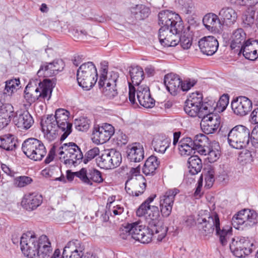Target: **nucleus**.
<instances>
[{"label": "nucleus", "instance_id": "nucleus-1", "mask_svg": "<svg viewBox=\"0 0 258 258\" xmlns=\"http://www.w3.org/2000/svg\"><path fill=\"white\" fill-rule=\"evenodd\" d=\"M203 94L196 92L192 93L186 100L184 106L185 113L191 117L198 116L199 118L208 112H213L215 107L213 106V101H203Z\"/></svg>", "mask_w": 258, "mask_h": 258}, {"label": "nucleus", "instance_id": "nucleus-2", "mask_svg": "<svg viewBox=\"0 0 258 258\" xmlns=\"http://www.w3.org/2000/svg\"><path fill=\"white\" fill-rule=\"evenodd\" d=\"M56 79H45L39 83L38 87L34 89L27 86L24 90V98L30 105L36 100L43 101L48 100L51 96L53 88L55 85Z\"/></svg>", "mask_w": 258, "mask_h": 258}, {"label": "nucleus", "instance_id": "nucleus-3", "mask_svg": "<svg viewBox=\"0 0 258 258\" xmlns=\"http://www.w3.org/2000/svg\"><path fill=\"white\" fill-rule=\"evenodd\" d=\"M98 79L96 68L93 62L82 64L77 72L78 85L86 90H89L96 84Z\"/></svg>", "mask_w": 258, "mask_h": 258}, {"label": "nucleus", "instance_id": "nucleus-4", "mask_svg": "<svg viewBox=\"0 0 258 258\" xmlns=\"http://www.w3.org/2000/svg\"><path fill=\"white\" fill-rule=\"evenodd\" d=\"M58 151L60 160L67 166H76L83 161V153L75 143L63 144L59 148Z\"/></svg>", "mask_w": 258, "mask_h": 258}, {"label": "nucleus", "instance_id": "nucleus-5", "mask_svg": "<svg viewBox=\"0 0 258 258\" xmlns=\"http://www.w3.org/2000/svg\"><path fill=\"white\" fill-rule=\"evenodd\" d=\"M23 153L29 159L41 161L47 153L46 149L42 141L35 138H28L22 144Z\"/></svg>", "mask_w": 258, "mask_h": 258}, {"label": "nucleus", "instance_id": "nucleus-6", "mask_svg": "<svg viewBox=\"0 0 258 258\" xmlns=\"http://www.w3.org/2000/svg\"><path fill=\"white\" fill-rule=\"evenodd\" d=\"M250 131L242 125H237L233 127L228 135V141L232 147L241 149L249 144Z\"/></svg>", "mask_w": 258, "mask_h": 258}, {"label": "nucleus", "instance_id": "nucleus-7", "mask_svg": "<svg viewBox=\"0 0 258 258\" xmlns=\"http://www.w3.org/2000/svg\"><path fill=\"white\" fill-rule=\"evenodd\" d=\"M257 222L258 214L254 210L247 209L237 212L233 216L231 221L232 226L237 229L251 227Z\"/></svg>", "mask_w": 258, "mask_h": 258}, {"label": "nucleus", "instance_id": "nucleus-8", "mask_svg": "<svg viewBox=\"0 0 258 258\" xmlns=\"http://www.w3.org/2000/svg\"><path fill=\"white\" fill-rule=\"evenodd\" d=\"M160 211L157 206H149L145 219L152 231H155L156 233H160L157 240L162 241L166 235L168 228L159 221Z\"/></svg>", "mask_w": 258, "mask_h": 258}, {"label": "nucleus", "instance_id": "nucleus-9", "mask_svg": "<svg viewBox=\"0 0 258 258\" xmlns=\"http://www.w3.org/2000/svg\"><path fill=\"white\" fill-rule=\"evenodd\" d=\"M159 25L163 29L175 28L176 32H182L183 21L179 15L169 10L161 11L158 14ZM175 30V29H174Z\"/></svg>", "mask_w": 258, "mask_h": 258}, {"label": "nucleus", "instance_id": "nucleus-10", "mask_svg": "<svg viewBox=\"0 0 258 258\" xmlns=\"http://www.w3.org/2000/svg\"><path fill=\"white\" fill-rule=\"evenodd\" d=\"M69 111L63 108H58L56 110L54 115H47L53 117V121L58 125L61 132H63L60 138L61 141L65 140L72 131V123L69 121Z\"/></svg>", "mask_w": 258, "mask_h": 258}, {"label": "nucleus", "instance_id": "nucleus-11", "mask_svg": "<svg viewBox=\"0 0 258 258\" xmlns=\"http://www.w3.org/2000/svg\"><path fill=\"white\" fill-rule=\"evenodd\" d=\"M252 243L249 240L244 237H236L232 239L229 247L231 251L236 257H245L252 252Z\"/></svg>", "mask_w": 258, "mask_h": 258}, {"label": "nucleus", "instance_id": "nucleus-12", "mask_svg": "<svg viewBox=\"0 0 258 258\" xmlns=\"http://www.w3.org/2000/svg\"><path fill=\"white\" fill-rule=\"evenodd\" d=\"M118 77L117 73H111L106 80L103 77L99 79V87L100 88H102V93L109 99H113L118 94L116 83Z\"/></svg>", "mask_w": 258, "mask_h": 258}, {"label": "nucleus", "instance_id": "nucleus-13", "mask_svg": "<svg viewBox=\"0 0 258 258\" xmlns=\"http://www.w3.org/2000/svg\"><path fill=\"white\" fill-rule=\"evenodd\" d=\"M179 192V189L174 188L168 189L160 196L159 206L163 217L167 218L171 214L175 197Z\"/></svg>", "mask_w": 258, "mask_h": 258}, {"label": "nucleus", "instance_id": "nucleus-14", "mask_svg": "<svg viewBox=\"0 0 258 258\" xmlns=\"http://www.w3.org/2000/svg\"><path fill=\"white\" fill-rule=\"evenodd\" d=\"M37 237L31 232L24 233L20 240L21 249L25 256L28 258H35L37 256Z\"/></svg>", "mask_w": 258, "mask_h": 258}, {"label": "nucleus", "instance_id": "nucleus-15", "mask_svg": "<svg viewBox=\"0 0 258 258\" xmlns=\"http://www.w3.org/2000/svg\"><path fill=\"white\" fill-rule=\"evenodd\" d=\"M146 180L142 175L128 177L125 182V189L130 196L138 197L142 195L146 188Z\"/></svg>", "mask_w": 258, "mask_h": 258}, {"label": "nucleus", "instance_id": "nucleus-16", "mask_svg": "<svg viewBox=\"0 0 258 258\" xmlns=\"http://www.w3.org/2000/svg\"><path fill=\"white\" fill-rule=\"evenodd\" d=\"M65 67L63 61L61 59H56L51 62H43L37 72L40 77H51L56 76L61 72Z\"/></svg>", "mask_w": 258, "mask_h": 258}, {"label": "nucleus", "instance_id": "nucleus-17", "mask_svg": "<svg viewBox=\"0 0 258 258\" xmlns=\"http://www.w3.org/2000/svg\"><path fill=\"white\" fill-rule=\"evenodd\" d=\"M114 133V127L110 124L104 123L101 126L94 127L92 141L96 144H103L108 141Z\"/></svg>", "mask_w": 258, "mask_h": 258}, {"label": "nucleus", "instance_id": "nucleus-18", "mask_svg": "<svg viewBox=\"0 0 258 258\" xmlns=\"http://www.w3.org/2000/svg\"><path fill=\"white\" fill-rule=\"evenodd\" d=\"M197 221L200 230L205 236L212 234L214 230H216L217 222L220 223L219 216L216 212L212 213L207 217H200Z\"/></svg>", "mask_w": 258, "mask_h": 258}, {"label": "nucleus", "instance_id": "nucleus-19", "mask_svg": "<svg viewBox=\"0 0 258 258\" xmlns=\"http://www.w3.org/2000/svg\"><path fill=\"white\" fill-rule=\"evenodd\" d=\"M234 113L239 116L247 115L252 109V101L247 97L240 96L234 98L231 103Z\"/></svg>", "mask_w": 258, "mask_h": 258}, {"label": "nucleus", "instance_id": "nucleus-20", "mask_svg": "<svg viewBox=\"0 0 258 258\" xmlns=\"http://www.w3.org/2000/svg\"><path fill=\"white\" fill-rule=\"evenodd\" d=\"M200 118H202L200 123L201 127L205 134H213L219 127L221 122L220 117L213 114V112L205 113Z\"/></svg>", "mask_w": 258, "mask_h": 258}, {"label": "nucleus", "instance_id": "nucleus-21", "mask_svg": "<svg viewBox=\"0 0 258 258\" xmlns=\"http://www.w3.org/2000/svg\"><path fill=\"white\" fill-rule=\"evenodd\" d=\"M79 175L82 178V183L87 185H94L103 182V173L95 168H82Z\"/></svg>", "mask_w": 258, "mask_h": 258}, {"label": "nucleus", "instance_id": "nucleus-22", "mask_svg": "<svg viewBox=\"0 0 258 258\" xmlns=\"http://www.w3.org/2000/svg\"><path fill=\"white\" fill-rule=\"evenodd\" d=\"M52 116H47L44 121L42 120L41 125L44 137L49 142L55 140L60 134L59 127L55 124Z\"/></svg>", "mask_w": 258, "mask_h": 258}, {"label": "nucleus", "instance_id": "nucleus-23", "mask_svg": "<svg viewBox=\"0 0 258 258\" xmlns=\"http://www.w3.org/2000/svg\"><path fill=\"white\" fill-rule=\"evenodd\" d=\"M175 28L159 30V40L164 47L175 46L177 45V35L181 32H176Z\"/></svg>", "mask_w": 258, "mask_h": 258}, {"label": "nucleus", "instance_id": "nucleus-24", "mask_svg": "<svg viewBox=\"0 0 258 258\" xmlns=\"http://www.w3.org/2000/svg\"><path fill=\"white\" fill-rule=\"evenodd\" d=\"M199 46L203 54L207 55H212L217 51L219 43L214 36H209L200 39Z\"/></svg>", "mask_w": 258, "mask_h": 258}, {"label": "nucleus", "instance_id": "nucleus-25", "mask_svg": "<svg viewBox=\"0 0 258 258\" xmlns=\"http://www.w3.org/2000/svg\"><path fill=\"white\" fill-rule=\"evenodd\" d=\"M203 22L206 29L213 33H220L222 31L223 23L214 13L206 14L203 19Z\"/></svg>", "mask_w": 258, "mask_h": 258}, {"label": "nucleus", "instance_id": "nucleus-26", "mask_svg": "<svg viewBox=\"0 0 258 258\" xmlns=\"http://www.w3.org/2000/svg\"><path fill=\"white\" fill-rule=\"evenodd\" d=\"M37 256L38 258H49L52 248L50 241L45 235L40 236L37 238L36 242Z\"/></svg>", "mask_w": 258, "mask_h": 258}, {"label": "nucleus", "instance_id": "nucleus-27", "mask_svg": "<svg viewBox=\"0 0 258 258\" xmlns=\"http://www.w3.org/2000/svg\"><path fill=\"white\" fill-rule=\"evenodd\" d=\"M13 121L18 128L23 130L30 128L34 122L31 115L26 110L17 111Z\"/></svg>", "mask_w": 258, "mask_h": 258}, {"label": "nucleus", "instance_id": "nucleus-28", "mask_svg": "<svg viewBox=\"0 0 258 258\" xmlns=\"http://www.w3.org/2000/svg\"><path fill=\"white\" fill-rule=\"evenodd\" d=\"M80 241L74 240L69 241L63 248L62 258H82L83 256Z\"/></svg>", "mask_w": 258, "mask_h": 258}, {"label": "nucleus", "instance_id": "nucleus-29", "mask_svg": "<svg viewBox=\"0 0 258 258\" xmlns=\"http://www.w3.org/2000/svg\"><path fill=\"white\" fill-rule=\"evenodd\" d=\"M164 83L168 92L173 96L181 91V79L176 74L170 73L166 75L164 78Z\"/></svg>", "mask_w": 258, "mask_h": 258}, {"label": "nucleus", "instance_id": "nucleus-30", "mask_svg": "<svg viewBox=\"0 0 258 258\" xmlns=\"http://www.w3.org/2000/svg\"><path fill=\"white\" fill-rule=\"evenodd\" d=\"M130 19L133 23L144 20L148 18L151 13L150 9L145 5L138 4L130 8Z\"/></svg>", "mask_w": 258, "mask_h": 258}, {"label": "nucleus", "instance_id": "nucleus-31", "mask_svg": "<svg viewBox=\"0 0 258 258\" xmlns=\"http://www.w3.org/2000/svg\"><path fill=\"white\" fill-rule=\"evenodd\" d=\"M137 97L140 104L145 108H152L155 105V100L151 97L149 88L147 86L137 88Z\"/></svg>", "mask_w": 258, "mask_h": 258}, {"label": "nucleus", "instance_id": "nucleus-32", "mask_svg": "<svg viewBox=\"0 0 258 258\" xmlns=\"http://www.w3.org/2000/svg\"><path fill=\"white\" fill-rule=\"evenodd\" d=\"M42 200L43 198L41 195L36 192L29 193L24 196L21 204L26 210L32 211L41 204Z\"/></svg>", "mask_w": 258, "mask_h": 258}, {"label": "nucleus", "instance_id": "nucleus-33", "mask_svg": "<svg viewBox=\"0 0 258 258\" xmlns=\"http://www.w3.org/2000/svg\"><path fill=\"white\" fill-rule=\"evenodd\" d=\"M126 153L127 159L131 162H139L144 158L143 147L139 143L128 145Z\"/></svg>", "mask_w": 258, "mask_h": 258}, {"label": "nucleus", "instance_id": "nucleus-34", "mask_svg": "<svg viewBox=\"0 0 258 258\" xmlns=\"http://www.w3.org/2000/svg\"><path fill=\"white\" fill-rule=\"evenodd\" d=\"M247 59L254 60L258 57V40H247L239 51Z\"/></svg>", "mask_w": 258, "mask_h": 258}, {"label": "nucleus", "instance_id": "nucleus-35", "mask_svg": "<svg viewBox=\"0 0 258 258\" xmlns=\"http://www.w3.org/2000/svg\"><path fill=\"white\" fill-rule=\"evenodd\" d=\"M246 33L242 28L234 30L230 38V47L231 49L239 51L246 41Z\"/></svg>", "mask_w": 258, "mask_h": 258}, {"label": "nucleus", "instance_id": "nucleus-36", "mask_svg": "<svg viewBox=\"0 0 258 258\" xmlns=\"http://www.w3.org/2000/svg\"><path fill=\"white\" fill-rule=\"evenodd\" d=\"M206 153L202 155H208V159L210 163L216 161L221 155V148L218 142H210L205 149Z\"/></svg>", "mask_w": 258, "mask_h": 258}, {"label": "nucleus", "instance_id": "nucleus-37", "mask_svg": "<svg viewBox=\"0 0 258 258\" xmlns=\"http://www.w3.org/2000/svg\"><path fill=\"white\" fill-rule=\"evenodd\" d=\"M216 235L219 238L220 243L224 246L227 244L228 240L232 235V229L231 226H225L220 228V223L217 222Z\"/></svg>", "mask_w": 258, "mask_h": 258}, {"label": "nucleus", "instance_id": "nucleus-38", "mask_svg": "<svg viewBox=\"0 0 258 258\" xmlns=\"http://www.w3.org/2000/svg\"><path fill=\"white\" fill-rule=\"evenodd\" d=\"M171 144V139L163 136H158L154 138L152 145L154 150L163 154L169 148Z\"/></svg>", "mask_w": 258, "mask_h": 258}, {"label": "nucleus", "instance_id": "nucleus-39", "mask_svg": "<svg viewBox=\"0 0 258 258\" xmlns=\"http://www.w3.org/2000/svg\"><path fill=\"white\" fill-rule=\"evenodd\" d=\"M160 161L157 157L151 156L146 160L142 171L146 175H153L159 167Z\"/></svg>", "mask_w": 258, "mask_h": 258}, {"label": "nucleus", "instance_id": "nucleus-40", "mask_svg": "<svg viewBox=\"0 0 258 258\" xmlns=\"http://www.w3.org/2000/svg\"><path fill=\"white\" fill-rule=\"evenodd\" d=\"M192 142L195 150L201 155L206 153V148L210 144L208 138L203 134L197 135Z\"/></svg>", "mask_w": 258, "mask_h": 258}, {"label": "nucleus", "instance_id": "nucleus-41", "mask_svg": "<svg viewBox=\"0 0 258 258\" xmlns=\"http://www.w3.org/2000/svg\"><path fill=\"white\" fill-rule=\"evenodd\" d=\"M219 15L223 20L222 21L223 25L225 23L227 26L233 24L237 19V14L235 11L229 7L223 8L219 13Z\"/></svg>", "mask_w": 258, "mask_h": 258}, {"label": "nucleus", "instance_id": "nucleus-42", "mask_svg": "<svg viewBox=\"0 0 258 258\" xmlns=\"http://www.w3.org/2000/svg\"><path fill=\"white\" fill-rule=\"evenodd\" d=\"M17 140L12 134L0 137V148L7 151H13L17 148Z\"/></svg>", "mask_w": 258, "mask_h": 258}, {"label": "nucleus", "instance_id": "nucleus-43", "mask_svg": "<svg viewBox=\"0 0 258 258\" xmlns=\"http://www.w3.org/2000/svg\"><path fill=\"white\" fill-rule=\"evenodd\" d=\"M130 75L133 85L138 87L145 78L143 69L139 66L132 67L130 69Z\"/></svg>", "mask_w": 258, "mask_h": 258}, {"label": "nucleus", "instance_id": "nucleus-44", "mask_svg": "<svg viewBox=\"0 0 258 258\" xmlns=\"http://www.w3.org/2000/svg\"><path fill=\"white\" fill-rule=\"evenodd\" d=\"M178 150L181 155H189L193 150H195L192 139L189 137L182 138L179 142Z\"/></svg>", "mask_w": 258, "mask_h": 258}, {"label": "nucleus", "instance_id": "nucleus-45", "mask_svg": "<svg viewBox=\"0 0 258 258\" xmlns=\"http://www.w3.org/2000/svg\"><path fill=\"white\" fill-rule=\"evenodd\" d=\"M187 165L189 172L192 175L200 172L203 166L201 159L197 155L191 156L188 158Z\"/></svg>", "mask_w": 258, "mask_h": 258}, {"label": "nucleus", "instance_id": "nucleus-46", "mask_svg": "<svg viewBox=\"0 0 258 258\" xmlns=\"http://www.w3.org/2000/svg\"><path fill=\"white\" fill-rule=\"evenodd\" d=\"M142 233H140L138 235L137 241H140L141 243L147 244L150 243L152 241V237L154 236L157 239L158 236L160 235V233H156L155 231H152L150 226L148 228H143Z\"/></svg>", "mask_w": 258, "mask_h": 258}, {"label": "nucleus", "instance_id": "nucleus-47", "mask_svg": "<svg viewBox=\"0 0 258 258\" xmlns=\"http://www.w3.org/2000/svg\"><path fill=\"white\" fill-rule=\"evenodd\" d=\"M20 81L19 79H14L8 80L6 82L4 94L11 95L15 91H16L20 87Z\"/></svg>", "mask_w": 258, "mask_h": 258}, {"label": "nucleus", "instance_id": "nucleus-48", "mask_svg": "<svg viewBox=\"0 0 258 258\" xmlns=\"http://www.w3.org/2000/svg\"><path fill=\"white\" fill-rule=\"evenodd\" d=\"M192 43V38L189 34H183L180 36L177 35V44H179L183 49H189Z\"/></svg>", "mask_w": 258, "mask_h": 258}, {"label": "nucleus", "instance_id": "nucleus-49", "mask_svg": "<svg viewBox=\"0 0 258 258\" xmlns=\"http://www.w3.org/2000/svg\"><path fill=\"white\" fill-rule=\"evenodd\" d=\"M74 124L77 130L86 132L90 127V120L86 117H80L75 120Z\"/></svg>", "mask_w": 258, "mask_h": 258}, {"label": "nucleus", "instance_id": "nucleus-50", "mask_svg": "<svg viewBox=\"0 0 258 258\" xmlns=\"http://www.w3.org/2000/svg\"><path fill=\"white\" fill-rule=\"evenodd\" d=\"M97 162L98 166L103 169H111L112 165L110 163V158L109 152L106 154H103L97 159Z\"/></svg>", "mask_w": 258, "mask_h": 258}, {"label": "nucleus", "instance_id": "nucleus-51", "mask_svg": "<svg viewBox=\"0 0 258 258\" xmlns=\"http://www.w3.org/2000/svg\"><path fill=\"white\" fill-rule=\"evenodd\" d=\"M110 158V163L112 165V168L118 166L122 161L121 153L115 149H111L109 152Z\"/></svg>", "mask_w": 258, "mask_h": 258}, {"label": "nucleus", "instance_id": "nucleus-52", "mask_svg": "<svg viewBox=\"0 0 258 258\" xmlns=\"http://www.w3.org/2000/svg\"><path fill=\"white\" fill-rule=\"evenodd\" d=\"M16 112L14 111V107L12 104L9 103L4 104L0 108V115L4 117H9L11 119L14 118Z\"/></svg>", "mask_w": 258, "mask_h": 258}, {"label": "nucleus", "instance_id": "nucleus-53", "mask_svg": "<svg viewBox=\"0 0 258 258\" xmlns=\"http://www.w3.org/2000/svg\"><path fill=\"white\" fill-rule=\"evenodd\" d=\"M229 103V96L227 94L223 95L219 99V101L216 103L213 102V106L215 107L218 112H222L225 110Z\"/></svg>", "mask_w": 258, "mask_h": 258}, {"label": "nucleus", "instance_id": "nucleus-54", "mask_svg": "<svg viewBox=\"0 0 258 258\" xmlns=\"http://www.w3.org/2000/svg\"><path fill=\"white\" fill-rule=\"evenodd\" d=\"M255 11L252 10H248L246 11L242 17V21L245 27L250 26L254 21Z\"/></svg>", "mask_w": 258, "mask_h": 258}, {"label": "nucleus", "instance_id": "nucleus-55", "mask_svg": "<svg viewBox=\"0 0 258 258\" xmlns=\"http://www.w3.org/2000/svg\"><path fill=\"white\" fill-rule=\"evenodd\" d=\"M33 181L31 177L27 176H19L14 179V184L16 186L23 187L30 184Z\"/></svg>", "mask_w": 258, "mask_h": 258}, {"label": "nucleus", "instance_id": "nucleus-56", "mask_svg": "<svg viewBox=\"0 0 258 258\" xmlns=\"http://www.w3.org/2000/svg\"><path fill=\"white\" fill-rule=\"evenodd\" d=\"M131 229L132 227H130V224H127L125 226H122L118 231L119 237L124 240L133 239Z\"/></svg>", "mask_w": 258, "mask_h": 258}, {"label": "nucleus", "instance_id": "nucleus-57", "mask_svg": "<svg viewBox=\"0 0 258 258\" xmlns=\"http://www.w3.org/2000/svg\"><path fill=\"white\" fill-rule=\"evenodd\" d=\"M130 227H132L131 234L132 235L133 239L136 240H137L138 235H140V233H142L143 228H146L145 226L140 225V222H134L130 224Z\"/></svg>", "mask_w": 258, "mask_h": 258}, {"label": "nucleus", "instance_id": "nucleus-58", "mask_svg": "<svg viewBox=\"0 0 258 258\" xmlns=\"http://www.w3.org/2000/svg\"><path fill=\"white\" fill-rule=\"evenodd\" d=\"M99 154V149L98 147H94L89 150L83 157V161L85 164H87L89 161L94 159Z\"/></svg>", "mask_w": 258, "mask_h": 258}, {"label": "nucleus", "instance_id": "nucleus-59", "mask_svg": "<svg viewBox=\"0 0 258 258\" xmlns=\"http://www.w3.org/2000/svg\"><path fill=\"white\" fill-rule=\"evenodd\" d=\"M197 81L194 79H187L182 81L181 80V84L180 86L181 91L183 92L188 91L191 87H194Z\"/></svg>", "mask_w": 258, "mask_h": 258}, {"label": "nucleus", "instance_id": "nucleus-60", "mask_svg": "<svg viewBox=\"0 0 258 258\" xmlns=\"http://www.w3.org/2000/svg\"><path fill=\"white\" fill-rule=\"evenodd\" d=\"M205 180L206 182L205 186L208 188L212 187L215 181L214 171L213 170H210L207 171L205 174Z\"/></svg>", "mask_w": 258, "mask_h": 258}, {"label": "nucleus", "instance_id": "nucleus-61", "mask_svg": "<svg viewBox=\"0 0 258 258\" xmlns=\"http://www.w3.org/2000/svg\"><path fill=\"white\" fill-rule=\"evenodd\" d=\"M149 206L142 203L136 211V215L138 217H144L146 218Z\"/></svg>", "mask_w": 258, "mask_h": 258}, {"label": "nucleus", "instance_id": "nucleus-62", "mask_svg": "<svg viewBox=\"0 0 258 258\" xmlns=\"http://www.w3.org/2000/svg\"><path fill=\"white\" fill-rule=\"evenodd\" d=\"M250 140L252 145L255 148H258V125L252 131Z\"/></svg>", "mask_w": 258, "mask_h": 258}, {"label": "nucleus", "instance_id": "nucleus-63", "mask_svg": "<svg viewBox=\"0 0 258 258\" xmlns=\"http://www.w3.org/2000/svg\"><path fill=\"white\" fill-rule=\"evenodd\" d=\"M55 151H56V147L55 145H53V146L51 148L50 150L48 152V154L44 160V162L45 164H48L54 158L55 155Z\"/></svg>", "mask_w": 258, "mask_h": 258}, {"label": "nucleus", "instance_id": "nucleus-64", "mask_svg": "<svg viewBox=\"0 0 258 258\" xmlns=\"http://www.w3.org/2000/svg\"><path fill=\"white\" fill-rule=\"evenodd\" d=\"M123 211L124 208L123 207L120 205H116L114 206L113 209L111 210L110 215L113 216L120 215Z\"/></svg>", "mask_w": 258, "mask_h": 258}]
</instances>
